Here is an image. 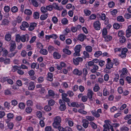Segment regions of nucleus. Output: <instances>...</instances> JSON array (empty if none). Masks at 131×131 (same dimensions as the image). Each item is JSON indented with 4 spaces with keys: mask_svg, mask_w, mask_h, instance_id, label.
<instances>
[{
    "mask_svg": "<svg viewBox=\"0 0 131 131\" xmlns=\"http://www.w3.org/2000/svg\"><path fill=\"white\" fill-rule=\"evenodd\" d=\"M28 38V35L27 34L21 36L19 34H17L16 36L15 40L17 42H20V40L23 42H27L29 40Z\"/></svg>",
    "mask_w": 131,
    "mask_h": 131,
    "instance_id": "obj_1",
    "label": "nucleus"
},
{
    "mask_svg": "<svg viewBox=\"0 0 131 131\" xmlns=\"http://www.w3.org/2000/svg\"><path fill=\"white\" fill-rule=\"evenodd\" d=\"M54 122L52 123V126L54 128H57L60 126V123L61 122V119L59 116H57L54 118Z\"/></svg>",
    "mask_w": 131,
    "mask_h": 131,
    "instance_id": "obj_2",
    "label": "nucleus"
},
{
    "mask_svg": "<svg viewBox=\"0 0 131 131\" xmlns=\"http://www.w3.org/2000/svg\"><path fill=\"white\" fill-rule=\"evenodd\" d=\"M81 48V46L80 45H77L75 47L74 49L75 52L73 53L74 56L76 57L80 55V52Z\"/></svg>",
    "mask_w": 131,
    "mask_h": 131,
    "instance_id": "obj_3",
    "label": "nucleus"
},
{
    "mask_svg": "<svg viewBox=\"0 0 131 131\" xmlns=\"http://www.w3.org/2000/svg\"><path fill=\"white\" fill-rule=\"evenodd\" d=\"M121 53L118 54V56L121 58H123L126 57V53L128 51V49L126 48H123L121 49Z\"/></svg>",
    "mask_w": 131,
    "mask_h": 131,
    "instance_id": "obj_4",
    "label": "nucleus"
},
{
    "mask_svg": "<svg viewBox=\"0 0 131 131\" xmlns=\"http://www.w3.org/2000/svg\"><path fill=\"white\" fill-rule=\"evenodd\" d=\"M59 103L60 105L59 109L60 111H64L66 108L65 103L61 100H59Z\"/></svg>",
    "mask_w": 131,
    "mask_h": 131,
    "instance_id": "obj_5",
    "label": "nucleus"
},
{
    "mask_svg": "<svg viewBox=\"0 0 131 131\" xmlns=\"http://www.w3.org/2000/svg\"><path fill=\"white\" fill-rule=\"evenodd\" d=\"M61 95L62 100L63 101L67 103L70 102V99L67 97L68 96V95L66 93H62L61 94Z\"/></svg>",
    "mask_w": 131,
    "mask_h": 131,
    "instance_id": "obj_6",
    "label": "nucleus"
},
{
    "mask_svg": "<svg viewBox=\"0 0 131 131\" xmlns=\"http://www.w3.org/2000/svg\"><path fill=\"white\" fill-rule=\"evenodd\" d=\"M93 26L95 29L96 30H99L101 28V24L99 21H94L93 24Z\"/></svg>",
    "mask_w": 131,
    "mask_h": 131,
    "instance_id": "obj_7",
    "label": "nucleus"
},
{
    "mask_svg": "<svg viewBox=\"0 0 131 131\" xmlns=\"http://www.w3.org/2000/svg\"><path fill=\"white\" fill-rule=\"evenodd\" d=\"M9 45L10 51H14L16 48V45L15 41H10Z\"/></svg>",
    "mask_w": 131,
    "mask_h": 131,
    "instance_id": "obj_8",
    "label": "nucleus"
},
{
    "mask_svg": "<svg viewBox=\"0 0 131 131\" xmlns=\"http://www.w3.org/2000/svg\"><path fill=\"white\" fill-rule=\"evenodd\" d=\"M82 58L80 57L76 58L75 59H73V61L74 64L76 65L79 64V62H82Z\"/></svg>",
    "mask_w": 131,
    "mask_h": 131,
    "instance_id": "obj_9",
    "label": "nucleus"
},
{
    "mask_svg": "<svg viewBox=\"0 0 131 131\" xmlns=\"http://www.w3.org/2000/svg\"><path fill=\"white\" fill-rule=\"evenodd\" d=\"M29 26V24L26 22L24 21L22 23V24L20 26V29L25 30L26 28H28Z\"/></svg>",
    "mask_w": 131,
    "mask_h": 131,
    "instance_id": "obj_10",
    "label": "nucleus"
},
{
    "mask_svg": "<svg viewBox=\"0 0 131 131\" xmlns=\"http://www.w3.org/2000/svg\"><path fill=\"white\" fill-rule=\"evenodd\" d=\"M113 63L112 62H108L106 64V68L105 69V71L107 73L110 72L107 71L106 69H110L113 67Z\"/></svg>",
    "mask_w": 131,
    "mask_h": 131,
    "instance_id": "obj_11",
    "label": "nucleus"
},
{
    "mask_svg": "<svg viewBox=\"0 0 131 131\" xmlns=\"http://www.w3.org/2000/svg\"><path fill=\"white\" fill-rule=\"evenodd\" d=\"M82 71L81 70H79L77 69H75L73 71V73L75 75L80 76L82 74Z\"/></svg>",
    "mask_w": 131,
    "mask_h": 131,
    "instance_id": "obj_12",
    "label": "nucleus"
},
{
    "mask_svg": "<svg viewBox=\"0 0 131 131\" xmlns=\"http://www.w3.org/2000/svg\"><path fill=\"white\" fill-rule=\"evenodd\" d=\"M98 69V66L95 64L92 66V69L90 70V71L93 73H94L96 72Z\"/></svg>",
    "mask_w": 131,
    "mask_h": 131,
    "instance_id": "obj_13",
    "label": "nucleus"
},
{
    "mask_svg": "<svg viewBox=\"0 0 131 131\" xmlns=\"http://www.w3.org/2000/svg\"><path fill=\"white\" fill-rule=\"evenodd\" d=\"M87 96L89 99H91L93 97V95L94 94V93L93 91L90 89H88V90Z\"/></svg>",
    "mask_w": 131,
    "mask_h": 131,
    "instance_id": "obj_14",
    "label": "nucleus"
},
{
    "mask_svg": "<svg viewBox=\"0 0 131 131\" xmlns=\"http://www.w3.org/2000/svg\"><path fill=\"white\" fill-rule=\"evenodd\" d=\"M82 126L85 128H87L88 127L89 124L88 121L86 119H83L82 120Z\"/></svg>",
    "mask_w": 131,
    "mask_h": 131,
    "instance_id": "obj_15",
    "label": "nucleus"
},
{
    "mask_svg": "<svg viewBox=\"0 0 131 131\" xmlns=\"http://www.w3.org/2000/svg\"><path fill=\"white\" fill-rule=\"evenodd\" d=\"M48 95H46V98H48L49 96H53L55 95V93L53 90H49L48 91Z\"/></svg>",
    "mask_w": 131,
    "mask_h": 131,
    "instance_id": "obj_16",
    "label": "nucleus"
},
{
    "mask_svg": "<svg viewBox=\"0 0 131 131\" xmlns=\"http://www.w3.org/2000/svg\"><path fill=\"white\" fill-rule=\"evenodd\" d=\"M36 24L35 23H30L28 28L29 30L30 31H32L34 29L35 27L36 26Z\"/></svg>",
    "mask_w": 131,
    "mask_h": 131,
    "instance_id": "obj_17",
    "label": "nucleus"
},
{
    "mask_svg": "<svg viewBox=\"0 0 131 131\" xmlns=\"http://www.w3.org/2000/svg\"><path fill=\"white\" fill-rule=\"evenodd\" d=\"M86 38L85 35L83 34H80L78 36V39L80 41H83Z\"/></svg>",
    "mask_w": 131,
    "mask_h": 131,
    "instance_id": "obj_18",
    "label": "nucleus"
},
{
    "mask_svg": "<svg viewBox=\"0 0 131 131\" xmlns=\"http://www.w3.org/2000/svg\"><path fill=\"white\" fill-rule=\"evenodd\" d=\"M35 85L34 82H30L29 85L28 87V89L30 90H33L35 88Z\"/></svg>",
    "mask_w": 131,
    "mask_h": 131,
    "instance_id": "obj_19",
    "label": "nucleus"
},
{
    "mask_svg": "<svg viewBox=\"0 0 131 131\" xmlns=\"http://www.w3.org/2000/svg\"><path fill=\"white\" fill-rule=\"evenodd\" d=\"M104 122L105 124L103 125V127L109 128V126H110V127H111V126H112L111 125V122L110 121L106 120L104 121Z\"/></svg>",
    "mask_w": 131,
    "mask_h": 131,
    "instance_id": "obj_20",
    "label": "nucleus"
},
{
    "mask_svg": "<svg viewBox=\"0 0 131 131\" xmlns=\"http://www.w3.org/2000/svg\"><path fill=\"white\" fill-rule=\"evenodd\" d=\"M39 0H31V2L33 5L35 7H37L40 6V4H38L37 1Z\"/></svg>",
    "mask_w": 131,
    "mask_h": 131,
    "instance_id": "obj_21",
    "label": "nucleus"
},
{
    "mask_svg": "<svg viewBox=\"0 0 131 131\" xmlns=\"http://www.w3.org/2000/svg\"><path fill=\"white\" fill-rule=\"evenodd\" d=\"M103 38L105 39L104 40L106 42H108L111 40L112 38L111 36L110 35H104Z\"/></svg>",
    "mask_w": 131,
    "mask_h": 131,
    "instance_id": "obj_22",
    "label": "nucleus"
},
{
    "mask_svg": "<svg viewBox=\"0 0 131 131\" xmlns=\"http://www.w3.org/2000/svg\"><path fill=\"white\" fill-rule=\"evenodd\" d=\"M53 75L52 73L49 72L48 73L47 79L50 81H52L53 80Z\"/></svg>",
    "mask_w": 131,
    "mask_h": 131,
    "instance_id": "obj_23",
    "label": "nucleus"
},
{
    "mask_svg": "<svg viewBox=\"0 0 131 131\" xmlns=\"http://www.w3.org/2000/svg\"><path fill=\"white\" fill-rule=\"evenodd\" d=\"M65 121L66 123H68L69 126H73L74 124L73 122L72 121L69 120L67 118L65 119Z\"/></svg>",
    "mask_w": 131,
    "mask_h": 131,
    "instance_id": "obj_24",
    "label": "nucleus"
},
{
    "mask_svg": "<svg viewBox=\"0 0 131 131\" xmlns=\"http://www.w3.org/2000/svg\"><path fill=\"white\" fill-rule=\"evenodd\" d=\"M53 57L56 59H59L61 57V55L60 54L56 52H54L53 54Z\"/></svg>",
    "mask_w": 131,
    "mask_h": 131,
    "instance_id": "obj_25",
    "label": "nucleus"
},
{
    "mask_svg": "<svg viewBox=\"0 0 131 131\" xmlns=\"http://www.w3.org/2000/svg\"><path fill=\"white\" fill-rule=\"evenodd\" d=\"M91 113L96 118H98L100 116V114L95 111H92Z\"/></svg>",
    "mask_w": 131,
    "mask_h": 131,
    "instance_id": "obj_26",
    "label": "nucleus"
},
{
    "mask_svg": "<svg viewBox=\"0 0 131 131\" xmlns=\"http://www.w3.org/2000/svg\"><path fill=\"white\" fill-rule=\"evenodd\" d=\"M52 6L54 8H55L58 10H61L63 9L62 7H59L58 5L56 3H53L52 4Z\"/></svg>",
    "mask_w": 131,
    "mask_h": 131,
    "instance_id": "obj_27",
    "label": "nucleus"
},
{
    "mask_svg": "<svg viewBox=\"0 0 131 131\" xmlns=\"http://www.w3.org/2000/svg\"><path fill=\"white\" fill-rule=\"evenodd\" d=\"M5 39L7 41H9L11 39V36L10 34H7L5 37Z\"/></svg>",
    "mask_w": 131,
    "mask_h": 131,
    "instance_id": "obj_28",
    "label": "nucleus"
},
{
    "mask_svg": "<svg viewBox=\"0 0 131 131\" xmlns=\"http://www.w3.org/2000/svg\"><path fill=\"white\" fill-rule=\"evenodd\" d=\"M100 89V88L97 84H95L93 88V90L95 92H97Z\"/></svg>",
    "mask_w": 131,
    "mask_h": 131,
    "instance_id": "obj_29",
    "label": "nucleus"
},
{
    "mask_svg": "<svg viewBox=\"0 0 131 131\" xmlns=\"http://www.w3.org/2000/svg\"><path fill=\"white\" fill-rule=\"evenodd\" d=\"M39 52L40 53L44 55H46L48 53L47 50L46 49H41Z\"/></svg>",
    "mask_w": 131,
    "mask_h": 131,
    "instance_id": "obj_30",
    "label": "nucleus"
},
{
    "mask_svg": "<svg viewBox=\"0 0 131 131\" xmlns=\"http://www.w3.org/2000/svg\"><path fill=\"white\" fill-rule=\"evenodd\" d=\"M9 23V21L8 20L5 19H3L2 21V25H6L8 24Z\"/></svg>",
    "mask_w": 131,
    "mask_h": 131,
    "instance_id": "obj_31",
    "label": "nucleus"
},
{
    "mask_svg": "<svg viewBox=\"0 0 131 131\" xmlns=\"http://www.w3.org/2000/svg\"><path fill=\"white\" fill-rule=\"evenodd\" d=\"M14 115L13 114L9 113L7 115V117L8 119L6 120V122L7 123L8 122V119L12 118L13 117Z\"/></svg>",
    "mask_w": 131,
    "mask_h": 131,
    "instance_id": "obj_32",
    "label": "nucleus"
},
{
    "mask_svg": "<svg viewBox=\"0 0 131 131\" xmlns=\"http://www.w3.org/2000/svg\"><path fill=\"white\" fill-rule=\"evenodd\" d=\"M121 72L122 73L121 74V76H122L123 75H126L127 72V69L126 68H123L122 69Z\"/></svg>",
    "mask_w": 131,
    "mask_h": 131,
    "instance_id": "obj_33",
    "label": "nucleus"
},
{
    "mask_svg": "<svg viewBox=\"0 0 131 131\" xmlns=\"http://www.w3.org/2000/svg\"><path fill=\"white\" fill-rule=\"evenodd\" d=\"M63 52L65 53L66 54L68 55H70L71 53V51L69 49L64 48L63 49Z\"/></svg>",
    "mask_w": 131,
    "mask_h": 131,
    "instance_id": "obj_34",
    "label": "nucleus"
},
{
    "mask_svg": "<svg viewBox=\"0 0 131 131\" xmlns=\"http://www.w3.org/2000/svg\"><path fill=\"white\" fill-rule=\"evenodd\" d=\"M33 17L35 19H38L39 17V13L37 12H35L33 13Z\"/></svg>",
    "mask_w": 131,
    "mask_h": 131,
    "instance_id": "obj_35",
    "label": "nucleus"
},
{
    "mask_svg": "<svg viewBox=\"0 0 131 131\" xmlns=\"http://www.w3.org/2000/svg\"><path fill=\"white\" fill-rule=\"evenodd\" d=\"M24 13L27 15H31L32 13L31 10L29 9H26L24 11Z\"/></svg>",
    "mask_w": 131,
    "mask_h": 131,
    "instance_id": "obj_36",
    "label": "nucleus"
},
{
    "mask_svg": "<svg viewBox=\"0 0 131 131\" xmlns=\"http://www.w3.org/2000/svg\"><path fill=\"white\" fill-rule=\"evenodd\" d=\"M83 77H84L85 80L86 79V76L88 74V71L87 69L85 68H84L83 69Z\"/></svg>",
    "mask_w": 131,
    "mask_h": 131,
    "instance_id": "obj_37",
    "label": "nucleus"
},
{
    "mask_svg": "<svg viewBox=\"0 0 131 131\" xmlns=\"http://www.w3.org/2000/svg\"><path fill=\"white\" fill-rule=\"evenodd\" d=\"M102 52L101 51H98L96 52L94 54L95 57H97L102 55Z\"/></svg>",
    "mask_w": 131,
    "mask_h": 131,
    "instance_id": "obj_38",
    "label": "nucleus"
},
{
    "mask_svg": "<svg viewBox=\"0 0 131 131\" xmlns=\"http://www.w3.org/2000/svg\"><path fill=\"white\" fill-rule=\"evenodd\" d=\"M54 101L52 99L50 100L48 102V105L49 106H53L55 104Z\"/></svg>",
    "mask_w": 131,
    "mask_h": 131,
    "instance_id": "obj_39",
    "label": "nucleus"
},
{
    "mask_svg": "<svg viewBox=\"0 0 131 131\" xmlns=\"http://www.w3.org/2000/svg\"><path fill=\"white\" fill-rule=\"evenodd\" d=\"M71 105L73 107H79V105L78 103V102H72L71 103Z\"/></svg>",
    "mask_w": 131,
    "mask_h": 131,
    "instance_id": "obj_40",
    "label": "nucleus"
},
{
    "mask_svg": "<svg viewBox=\"0 0 131 131\" xmlns=\"http://www.w3.org/2000/svg\"><path fill=\"white\" fill-rule=\"evenodd\" d=\"M91 127L94 129H95L96 128L97 126L96 124L93 122H91L90 123Z\"/></svg>",
    "mask_w": 131,
    "mask_h": 131,
    "instance_id": "obj_41",
    "label": "nucleus"
},
{
    "mask_svg": "<svg viewBox=\"0 0 131 131\" xmlns=\"http://www.w3.org/2000/svg\"><path fill=\"white\" fill-rule=\"evenodd\" d=\"M109 92L105 88L104 89L103 91V95L104 96H107L108 94H109Z\"/></svg>",
    "mask_w": 131,
    "mask_h": 131,
    "instance_id": "obj_42",
    "label": "nucleus"
},
{
    "mask_svg": "<svg viewBox=\"0 0 131 131\" xmlns=\"http://www.w3.org/2000/svg\"><path fill=\"white\" fill-rule=\"evenodd\" d=\"M18 106L20 109H23L25 108V105L24 103L21 102L18 105Z\"/></svg>",
    "mask_w": 131,
    "mask_h": 131,
    "instance_id": "obj_43",
    "label": "nucleus"
},
{
    "mask_svg": "<svg viewBox=\"0 0 131 131\" xmlns=\"http://www.w3.org/2000/svg\"><path fill=\"white\" fill-rule=\"evenodd\" d=\"M85 48L86 50L88 52H91L92 51V47L90 46H87L85 47Z\"/></svg>",
    "mask_w": 131,
    "mask_h": 131,
    "instance_id": "obj_44",
    "label": "nucleus"
},
{
    "mask_svg": "<svg viewBox=\"0 0 131 131\" xmlns=\"http://www.w3.org/2000/svg\"><path fill=\"white\" fill-rule=\"evenodd\" d=\"M48 16L47 14H45L41 15L40 17V19L41 20H44L46 19L48 17Z\"/></svg>",
    "mask_w": 131,
    "mask_h": 131,
    "instance_id": "obj_45",
    "label": "nucleus"
},
{
    "mask_svg": "<svg viewBox=\"0 0 131 131\" xmlns=\"http://www.w3.org/2000/svg\"><path fill=\"white\" fill-rule=\"evenodd\" d=\"M126 41V39L124 36L120 37L119 38V41L121 43H124Z\"/></svg>",
    "mask_w": 131,
    "mask_h": 131,
    "instance_id": "obj_46",
    "label": "nucleus"
},
{
    "mask_svg": "<svg viewBox=\"0 0 131 131\" xmlns=\"http://www.w3.org/2000/svg\"><path fill=\"white\" fill-rule=\"evenodd\" d=\"M25 111L26 113H30L32 111V109L31 107H28L26 108Z\"/></svg>",
    "mask_w": 131,
    "mask_h": 131,
    "instance_id": "obj_47",
    "label": "nucleus"
},
{
    "mask_svg": "<svg viewBox=\"0 0 131 131\" xmlns=\"http://www.w3.org/2000/svg\"><path fill=\"white\" fill-rule=\"evenodd\" d=\"M76 127L77 128L79 131H84V129L82 128L81 126L77 125L76 126Z\"/></svg>",
    "mask_w": 131,
    "mask_h": 131,
    "instance_id": "obj_48",
    "label": "nucleus"
},
{
    "mask_svg": "<svg viewBox=\"0 0 131 131\" xmlns=\"http://www.w3.org/2000/svg\"><path fill=\"white\" fill-rule=\"evenodd\" d=\"M11 10L13 13H16L18 11V8L14 6L12 8Z\"/></svg>",
    "mask_w": 131,
    "mask_h": 131,
    "instance_id": "obj_49",
    "label": "nucleus"
},
{
    "mask_svg": "<svg viewBox=\"0 0 131 131\" xmlns=\"http://www.w3.org/2000/svg\"><path fill=\"white\" fill-rule=\"evenodd\" d=\"M86 118L90 121H93L95 119L94 117H93L88 116H86Z\"/></svg>",
    "mask_w": 131,
    "mask_h": 131,
    "instance_id": "obj_50",
    "label": "nucleus"
},
{
    "mask_svg": "<svg viewBox=\"0 0 131 131\" xmlns=\"http://www.w3.org/2000/svg\"><path fill=\"white\" fill-rule=\"evenodd\" d=\"M84 11L86 16H89L91 13V12L89 10L87 9L84 10Z\"/></svg>",
    "mask_w": 131,
    "mask_h": 131,
    "instance_id": "obj_51",
    "label": "nucleus"
},
{
    "mask_svg": "<svg viewBox=\"0 0 131 131\" xmlns=\"http://www.w3.org/2000/svg\"><path fill=\"white\" fill-rule=\"evenodd\" d=\"M117 20L119 21L123 22L124 21V19L122 16H119L117 17Z\"/></svg>",
    "mask_w": 131,
    "mask_h": 131,
    "instance_id": "obj_52",
    "label": "nucleus"
},
{
    "mask_svg": "<svg viewBox=\"0 0 131 131\" xmlns=\"http://www.w3.org/2000/svg\"><path fill=\"white\" fill-rule=\"evenodd\" d=\"M68 22V20L66 18H64L62 19L61 20V22L63 25L67 24Z\"/></svg>",
    "mask_w": 131,
    "mask_h": 131,
    "instance_id": "obj_53",
    "label": "nucleus"
},
{
    "mask_svg": "<svg viewBox=\"0 0 131 131\" xmlns=\"http://www.w3.org/2000/svg\"><path fill=\"white\" fill-rule=\"evenodd\" d=\"M124 34V32L122 30H121L119 31L118 34V36L120 37L122 36H123Z\"/></svg>",
    "mask_w": 131,
    "mask_h": 131,
    "instance_id": "obj_54",
    "label": "nucleus"
},
{
    "mask_svg": "<svg viewBox=\"0 0 131 131\" xmlns=\"http://www.w3.org/2000/svg\"><path fill=\"white\" fill-rule=\"evenodd\" d=\"M26 104L28 106H31L33 105V103L31 100H29L27 101Z\"/></svg>",
    "mask_w": 131,
    "mask_h": 131,
    "instance_id": "obj_55",
    "label": "nucleus"
},
{
    "mask_svg": "<svg viewBox=\"0 0 131 131\" xmlns=\"http://www.w3.org/2000/svg\"><path fill=\"white\" fill-rule=\"evenodd\" d=\"M115 3L113 1L109 2L108 4V7L110 8L113 7Z\"/></svg>",
    "mask_w": 131,
    "mask_h": 131,
    "instance_id": "obj_56",
    "label": "nucleus"
},
{
    "mask_svg": "<svg viewBox=\"0 0 131 131\" xmlns=\"http://www.w3.org/2000/svg\"><path fill=\"white\" fill-rule=\"evenodd\" d=\"M44 81V78L43 77H40L37 79V81L39 83H42Z\"/></svg>",
    "mask_w": 131,
    "mask_h": 131,
    "instance_id": "obj_57",
    "label": "nucleus"
},
{
    "mask_svg": "<svg viewBox=\"0 0 131 131\" xmlns=\"http://www.w3.org/2000/svg\"><path fill=\"white\" fill-rule=\"evenodd\" d=\"M96 17V15L94 14H92L89 17V19L91 20L95 19Z\"/></svg>",
    "mask_w": 131,
    "mask_h": 131,
    "instance_id": "obj_58",
    "label": "nucleus"
},
{
    "mask_svg": "<svg viewBox=\"0 0 131 131\" xmlns=\"http://www.w3.org/2000/svg\"><path fill=\"white\" fill-rule=\"evenodd\" d=\"M113 26L114 28L116 29H118L120 27L119 24L117 23H114L113 25Z\"/></svg>",
    "mask_w": 131,
    "mask_h": 131,
    "instance_id": "obj_59",
    "label": "nucleus"
},
{
    "mask_svg": "<svg viewBox=\"0 0 131 131\" xmlns=\"http://www.w3.org/2000/svg\"><path fill=\"white\" fill-rule=\"evenodd\" d=\"M111 14L113 16L115 15L117 13V11L116 9H114L111 11Z\"/></svg>",
    "mask_w": 131,
    "mask_h": 131,
    "instance_id": "obj_60",
    "label": "nucleus"
},
{
    "mask_svg": "<svg viewBox=\"0 0 131 131\" xmlns=\"http://www.w3.org/2000/svg\"><path fill=\"white\" fill-rule=\"evenodd\" d=\"M87 100L88 97L86 95L83 96L81 98V100L83 102H86Z\"/></svg>",
    "mask_w": 131,
    "mask_h": 131,
    "instance_id": "obj_61",
    "label": "nucleus"
},
{
    "mask_svg": "<svg viewBox=\"0 0 131 131\" xmlns=\"http://www.w3.org/2000/svg\"><path fill=\"white\" fill-rule=\"evenodd\" d=\"M44 109L45 111H48L51 110V108L49 105H46Z\"/></svg>",
    "mask_w": 131,
    "mask_h": 131,
    "instance_id": "obj_62",
    "label": "nucleus"
},
{
    "mask_svg": "<svg viewBox=\"0 0 131 131\" xmlns=\"http://www.w3.org/2000/svg\"><path fill=\"white\" fill-rule=\"evenodd\" d=\"M68 95V94L69 96L70 97H72L74 95V93L72 91H69L67 92V93Z\"/></svg>",
    "mask_w": 131,
    "mask_h": 131,
    "instance_id": "obj_63",
    "label": "nucleus"
},
{
    "mask_svg": "<svg viewBox=\"0 0 131 131\" xmlns=\"http://www.w3.org/2000/svg\"><path fill=\"white\" fill-rule=\"evenodd\" d=\"M129 128L126 126H123L121 128V131H128Z\"/></svg>",
    "mask_w": 131,
    "mask_h": 131,
    "instance_id": "obj_64",
    "label": "nucleus"
}]
</instances>
